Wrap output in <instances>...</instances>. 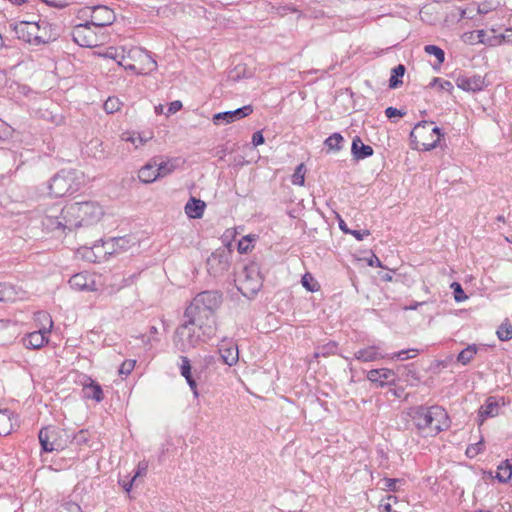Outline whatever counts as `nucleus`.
<instances>
[{
    "label": "nucleus",
    "mask_w": 512,
    "mask_h": 512,
    "mask_svg": "<svg viewBox=\"0 0 512 512\" xmlns=\"http://www.w3.org/2000/svg\"><path fill=\"white\" fill-rule=\"evenodd\" d=\"M407 415L420 434L434 437L450 426V420L444 408L438 405H418L410 407Z\"/></svg>",
    "instance_id": "nucleus-1"
},
{
    "label": "nucleus",
    "mask_w": 512,
    "mask_h": 512,
    "mask_svg": "<svg viewBox=\"0 0 512 512\" xmlns=\"http://www.w3.org/2000/svg\"><path fill=\"white\" fill-rule=\"evenodd\" d=\"M103 214L102 207L94 201L75 202L64 207V217L73 230L97 223Z\"/></svg>",
    "instance_id": "nucleus-2"
},
{
    "label": "nucleus",
    "mask_w": 512,
    "mask_h": 512,
    "mask_svg": "<svg viewBox=\"0 0 512 512\" xmlns=\"http://www.w3.org/2000/svg\"><path fill=\"white\" fill-rule=\"evenodd\" d=\"M118 65L142 75L149 74L157 69V62L148 51L140 47L129 49L121 47V59L118 61Z\"/></svg>",
    "instance_id": "nucleus-3"
},
{
    "label": "nucleus",
    "mask_w": 512,
    "mask_h": 512,
    "mask_svg": "<svg viewBox=\"0 0 512 512\" xmlns=\"http://www.w3.org/2000/svg\"><path fill=\"white\" fill-rule=\"evenodd\" d=\"M51 30V25L45 21H21L14 27V31L19 39L33 45L45 44L54 40L55 37Z\"/></svg>",
    "instance_id": "nucleus-4"
},
{
    "label": "nucleus",
    "mask_w": 512,
    "mask_h": 512,
    "mask_svg": "<svg viewBox=\"0 0 512 512\" xmlns=\"http://www.w3.org/2000/svg\"><path fill=\"white\" fill-rule=\"evenodd\" d=\"M82 184V175L74 169L61 170L54 175L49 183V195L53 197H63L72 194L80 189Z\"/></svg>",
    "instance_id": "nucleus-5"
},
{
    "label": "nucleus",
    "mask_w": 512,
    "mask_h": 512,
    "mask_svg": "<svg viewBox=\"0 0 512 512\" xmlns=\"http://www.w3.org/2000/svg\"><path fill=\"white\" fill-rule=\"evenodd\" d=\"M416 148L423 151L434 149L441 138L440 129L433 122L422 121L415 125L410 133Z\"/></svg>",
    "instance_id": "nucleus-6"
},
{
    "label": "nucleus",
    "mask_w": 512,
    "mask_h": 512,
    "mask_svg": "<svg viewBox=\"0 0 512 512\" xmlns=\"http://www.w3.org/2000/svg\"><path fill=\"white\" fill-rule=\"evenodd\" d=\"M238 290L248 298L254 297L262 287L263 280L256 263H250L242 268L235 279Z\"/></svg>",
    "instance_id": "nucleus-7"
},
{
    "label": "nucleus",
    "mask_w": 512,
    "mask_h": 512,
    "mask_svg": "<svg viewBox=\"0 0 512 512\" xmlns=\"http://www.w3.org/2000/svg\"><path fill=\"white\" fill-rule=\"evenodd\" d=\"M207 339L206 336L185 321L175 330L173 342L179 351L187 352Z\"/></svg>",
    "instance_id": "nucleus-8"
},
{
    "label": "nucleus",
    "mask_w": 512,
    "mask_h": 512,
    "mask_svg": "<svg viewBox=\"0 0 512 512\" xmlns=\"http://www.w3.org/2000/svg\"><path fill=\"white\" fill-rule=\"evenodd\" d=\"M184 317L188 324L195 327V329L201 332L202 335L206 336L208 339H211L215 335V315L208 314L207 312H202L188 306L185 310Z\"/></svg>",
    "instance_id": "nucleus-9"
},
{
    "label": "nucleus",
    "mask_w": 512,
    "mask_h": 512,
    "mask_svg": "<svg viewBox=\"0 0 512 512\" xmlns=\"http://www.w3.org/2000/svg\"><path fill=\"white\" fill-rule=\"evenodd\" d=\"M232 253L229 249L220 248L215 250L207 259V270L210 275L219 277L228 271L231 263Z\"/></svg>",
    "instance_id": "nucleus-10"
},
{
    "label": "nucleus",
    "mask_w": 512,
    "mask_h": 512,
    "mask_svg": "<svg viewBox=\"0 0 512 512\" xmlns=\"http://www.w3.org/2000/svg\"><path fill=\"white\" fill-rule=\"evenodd\" d=\"M222 303V295L218 291H203L197 294L189 307L215 315Z\"/></svg>",
    "instance_id": "nucleus-11"
},
{
    "label": "nucleus",
    "mask_w": 512,
    "mask_h": 512,
    "mask_svg": "<svg viewBox=\"0 0 512 512\" xmlns=\"http://www.w3.org/2000/svg\"><path fill=\"white\" fill-rule=\"evenodd\" d=\"M73 41L81 47L92 48L102 43V38L92 29L90 23L76 25L72 32Z\"/></svg>",
    "instance_id": "nucleus-12"
},
{
    "label": "nucleus",
    "mask_w": 512,
    "mask_h": 512,
    "mask_svg": "<svg viewBox=\"0 0 512 512\" xmlns=\"http://www.w3.org/2000/svg\"><path fill=\"white\" fill-rule=\"evenodd\" d=\"M81 12L84 16H90L91 20L88 23L94 27L109 26L116 19L114 11L104 5L86 7Z\"/></svg>",
    "instance_id": "nucleus-13"
},
{
    "label": "nucleus",
    "mask_w": 512,
    "mask_h": 512,
    "mask_svg": "<svg viewBox=\"0 0 512 512\" xmlns=\"http://www.w3.org/2000/svg\"><path fill=\"white\" fill-rule=\"evenodd\" d=\"M56 209H51L50 213L47 214L42 224L43 226L51 232H59L60 234H65L67 231L71 232L72 226L68 225L67 219L64 217V208L60 210V214L58 215Z\"/></svg>",
    "instance_id": "nucleus-14"
},
{
    "label": "nucleus",
    "mask_w": 512,
    "mask_h": 512,
    "mask_svg": "<svg viewBox=\"0 0 512 512\" xmlns=\"http://www.w3.org/2000/svg\"><path fill=\"white\" fill-rule=\"evenodd\" d=\"M57 429L51 426L39 431L38 438L44 452H53L63 449V444L57 439Z\"/></svg>",
    "instance_id": "nucleus-15"
},
{
    "label": "nucleus",
    "mask_w": 512,
    "mask_h": 512,
    "mask_svg": "<svg viewBox=\"0 0 512 512\" xmlns=\"http://www.w3.org/2000/svg\"><path fill=\"white\" fill-rule=\"evenodd\" d=\"M253 112L251 105H246L233 111H225L217 113L213 116V123L215 125L229 124L236 120H240L249 116Z\"/></svg>",
    "instance_id": "nucleus-16"
},
{
    "label": "nucleus",
    "mask_w": 512,
    "mask_h": 512,
    "mask_svg": "<svg viewBox=\"0 0 512 512\" xmlns=\"http://www.w3.org/2000/svg\"><path fill=\"white\" fill-rule=\"evenodd\" d=\"M456 85L464 91L477 92L484 88L485 80L481 75H459L456 78Z\"/></svg>",
    "instance_id": "nucleus-17"
},
{
    "label": "nucleus",
    "mask_w": 512,
    "mask_h": 512,
    "mask_svg": "<svg viewBox=\"0 0 512 512\" xmlns=\"http://www.w3.org/2000/svg\"><path fill=\"white\" fill-rule=\"evenodd\" d=\"M367 379L383 387L385 385L394 384L396 374L393 370L388 368L372 369L367 373Z\"/></svg>",
    "instance_id": "nucleus-18"
},
{
    "label": "nucleus",
    "mask_w": 512,
    "mask_h": 512,
    "mask_svg": "<svg viewBox=\"0 0 512 512\" xmlns=\"http://www.w3.org/2000/svg\"><path fill=\"white\" fill-rule=\"evenodd\" d=\"M70 287L76 291H96V283L92 276L86 273H77L69 280Z\"/></svg>",
    "instance_id": "nucleus-19"
},
{
    "label": "nucleus",
    "mask_w": 512,
    "mask_h": 512,
    "mask_svg": "<svg viewBox=\"0 0 512 512\" xmlns=\"http://www.w3.org/2000/svg\"><path fill=\"white\" fill-rule=\"evenodd\" d=\"M219 353L223 362L229 366L235 365L239 360L238 347L232 341H222L219 347Z\"/></svg>",
    "instance_id": "nucleus-20"
},
{
    "label": "nucleus",
    "mask_w": 512,
    "mask_h": 512,
    "mask_svg": "<svg viewBox=\"0 0 512 512\" xmlns=\"http://www.w3.org/2000/svg\"><path fill=\"white\" fill-rule=\"evenodd\" d=\"M18 335L17 323L9 319H0V345L12 342Z\"/></svg>",
    "instance_id": "nucleus-21"
},
{
    "label": "nucleus",
    "mask_w": 512,
    "mask_h": 512,
    "mask_svg": "<svg viewBox=\"0 0 512 512\" xmlns=\"http://www.w3.org/2000/svg\"><path fill=\"white\" fill-rule=\"evenodd\" d=\"M48 341L49 334L44 333L41 330L30 332L23 338L24 346L29 349H40L47 344Z\"/></svg>",
    "instance_id": "nucleus-22"
},
{
    "label": "nucleus",
    "mask_w": 512,
    "mask_h": 512,
    "mask_svg": "<svg viewBox=\"0 0 512 512\" xmlns=\"http://www.w3.org/2000/svg\"><path fill=\"white\" fill-rule=\"evenodd\" d=\"M500 403L496 397L490 396L486 399L485 403L479 408L478 417L480 420V425L484 422V420L488 417H495L499 414Z\"/></svg>",
    "instance_id": "nucleus-23"
},
{
    "label": "nucleus",
    "mask_w": 512,
    "mask_h": 512,
    "mask_svg": "<svg viewBox=\"0 0 512 512\" xmlns=\"http://www.w3.org/2000/svg\"><path fill=\"white\" fill-rule=\"evenodd\" d=\"M83 385V397L86 399H92L96 402H101L104 398V393L101 386L89 377L85 378Z\"/></svg>",
    "instance_id": "nucleus-24"
},
{
    "label": "nucleus",
    "mask_w": 512,
    "mask_h": 512,
    "mask_svg": "<svg viewBox=\"0 0 512 512\" xmlns=\"http://www.w3.org/2000/svg\"><path fill=\"white\" fill-rule=\"evenodd\" d=\"M386 357L387 355L381 352L380 347L375 345L365 347L354 353V358L361 362H373Z\"/></svg>",
    "instance_id": "nucleus-25"
},
{
    "label": "nucleus",
    "mask_w": 512,
    "mask_h": 512,
    "mask_svg": "<svg viewBox=\"0 0 512 512\" xmlns=\"http://www.w3.org/2000/svg\"><path fill=\"white\" fill-rule=\"evenodd\" d=\"M206 208V203L203 200L191 197L186 203L184 210L186 215L192 219L202 218Z\"/></svg>",
    "instance_id": "nucleus-26"
},
{
    "label": "nucleus",
    "mask_w": 512,
    "mask_h": 512,
    "mask_svg": "<svg viewBox=\"0 0 512 512\" xmlns=\"http://www.w3.org/2000/svg\"><path fill=\"white\" fill-rule=\"evenodd\" d=\"M373 148L362 142L360 137L356 136L352 141L351 153L355 160H362L373 155Z\"/></svg>",
    "instance_id": "nucleus-27"
},
{
    "label": "nucleus",
    "mask_w": 512,
    "mask_h": 512,
    "mask_svg": "<svg viewBox=\"0 0 512 512\" xmlns=\"http://www.w3.org/2000/svg\"><path fill=\"white\" fill-rule=\"evenodd\" d=\"M16 423L17 419L14 418L13 413L10 410L0 409V434H10Z\"/></svg>",
    "instance_id": "nucleus-28"
},
{
    "label": "nucleus",
    "mask_w": 512,
    "mask_h": 512,
    "mask_svg": "<svg viewBox=\"0 0 512 512\" xmlns=\"http://www.w3.org/2000/svg\"><path fill=\"white\" fill-rule=\"evenodd\" d=\"M34 321L37 330H41L44 333H51L53 328V320L51 315L46 311H38L34 314Z\"/></svg>",
    "instance_id": "nucleus-29"
},
{
    "label": "nucleus",
    "mask_w": 512,
    "mask_h": 512,
    "mask_svg": "<svg viewBox=\"0 0 512 512\" xmlns=\"http://www.w3.org/2000/svg\"><path fill=\"white\" fill-rule=\"evenodd\" d=\"M157 163L154 161L153 164L148 163L145 166H143L138 173V178L143 183H152L155 180L159 178V174H157V171L155 169Z\"/></svg>",
    "instance_id": "nucleus-30"
},
{
    "label": "nucleus",
    "mask_w": 512,
    "mask_h": 512,
    "mask_svg": "<svg viewBox=\"0 0 512 512\" xmlns=\"http://www.w3.org/2000/svg\"><path fill=\"white\" fill-rule=\"evenodd\" d=\"M18 299L16 288L7 283L0 284V302H14Z\"/></svg>",
    "instance_id": "nucleus-31"
},
{
    "label": "nucleus",
    "mask_w": 512,
    "mask_h": 512,
    "mask_svg": "<svg viewBox=\"0 0 512 512\" xmlns=\"http://www.w3.org/2000/svg\"><path fill=\"white\" fill-rule=\"evenodd\" d=\"M406 68L403 64H399L394 67L391 71V77L389 79V87L395 89L399 87L403 82L402 78L405 74Z\"/></svg>",
    "instance_id": "nucleus-32"
},
{
    "label": "nucleus",
    "mask_w": 512,
    "mask_h": 512,
    "mask_svg": "<svg viewBox=\"0 0 512 512\" xmlns=\"http://www.w3.org/2000/svg\"><path fill=\"white\" fill-rule=\"evenodd\" d=\"M512 476V463L506 460L504 463L500 464L497 468L496 479L499 482L506 483L511 479Z\"/></svg>",
    "instance_id": "nucleus-33"
},
{
    "label": "nucleus",
    "mask_w": 512,
    "mask_h": 512,
    "mask_svg": "<svg viewBox=\"0 0 512 512\" xmlns=\"http://www.w3.org/2000/svg\"><path fill=\"white\" fill-rule=\"evenodd\" d=\"M177 159H170L165 162L157 163L155 169L157 174H159V178H163L169 174H171L177 167Z\"/></svg>",
    "instance_id": "nucleus-34"
},
{
    "label": "nucleus",
    "mask_w": 512,
    "mask_h": 512,
    "mask_svg": "<svg viewBox=\"0 0 512 512\" xmlns=\"http://www.w3.org/2000/svg\"><path fill=\"white\" fill-rule=\"evenodd\" d=\"M477 353V346L475 344L468 345L457 356V361L462 365L469 364Z\"/></svg>",
    "instance_id": "nucleus-35"
},
{
    "label": "nucleus",
    "mask_w": 512,
    "mask_h": 512,
    "mask_svg": "<svg viewBox=\"0 0 512 512\" xmlns=\"http://www.w3.org/2000/svg\"><path fill=\"white\" fill-rule=\"evenodd\" d=\"M343 142V137L340 133H333L330 135L324 142L325 146L329 148V150L339 151L341 150V144Z\"/></svg>",
    "instance_id": "nucleus-36"
},
{
    "label": "nucleus",
    "mask_w": 512,
    "mask_h": 512,
    "mask_svg": "<svg viewBox=\"0 0 512 512\" xmlns=\"http://www.w3.org/2000/svg\"><path fill=\"white\" fill-rule=\"evenodd\" d=\"M501 341H508L512 339V325L508 320H505L496 332Z\"/></svg>",
    "instance_id": "nucleus-37"
},
{
    "label": "nucleus",
    "mask_w": 512,
    "mask_h": 512,
    "mask_svg": "<svg viewBox=\"0 0 512 512\" xmlns=\"http://www.w3.org/2000/svg\"><path fill=\"white\" fill-rule=\"evenodd\" d=\"M301 283L303 287H305L310 292H316L319 290L318 282L313 278V276L310 273H306L303 275Z\"/></svg>",
    "instance_id": "nucleus-38"
},
{
    "label": "nucleus",
    "mask_w": 512,
    "mask_h": 512,
    "mask_svg": "<svg viewBox=\"0 0 512 512\" xmlns=\"http://www.w3.org/2000/svg\"><path fill=\"white\" fill-rule=\"evenodd\" d=\"M121 139L126 142L132 143L136 148H138L140 145H143L147 139H143L140 135H136L132 132H124L121 135Z\"/></svg>",
    "instance_id": "nucleus-39"
},
{
    "label": "nucleus",
    "mask_w": 512,
    "mask_h": 512,
    "mask_svg": "<svg viewBox=\"0 0 512 512\" xmlns=\"http://www.w3.org/2000/svg\"><path fill=\"white\" fill-rule=\"evenodd\" d=\"M305 182V166L303 163L299 164L293 175H292V183L294 185L303 186Z\"/></svg>",
    "instance_id": "nucleus-40"
},
{
    "label": "nucleus",
    "mask_w": 512,
    "mask_h": 512,
    "mask_svg": "<svg viewBox=\"0 0 512 512\" xmlns=\"http://www.w3.org/2000/svg\"><path fill=\"white\" fill-rule=\"evenodd\" d=\"M121 105L122 103L117 97H109L104 102L103 108L107 113L112 114L117 112L120 109Z\"/></svg>",
    "instance_id": "nucleus-41"
},
{
    "label": "nucleus",
    "mask_w": 512,
    "mask_h": 512,
    "mask_svg": "<svg viewBox=\"0 0 512 512\" xmlns=\"http://www.w3.org/2000/svg\"><path fill=\"white\" fill-rule=\"evenodd\" d=\"M424 51L429 55H434L439 63H443L445 60L444 51L436 45H426Z\"/></svg>",
    "instance_id": "nucleus-42"
},
{
    "label": "nucleus",
    "mask_w": 512,
    "mask_h": 512,
    "mask_svg": "<svg viewBox=\"0 0 512 512\" xmlns=\"http://www.w3.org/2000/svg\"><path fill=\"white\" fill-rule=\"evenodd\" d=\"M384 489L388 491H398L399 487L403 484L402 479L398 478H384Z\"/></svg>",
    "instance_id": "nucleus-43"
},
{
    "label": "nucleus",
    "mask_w": 512,
    "mask_h": 512,
    "mask_svg": "<svg viewBox=\"0 0 512 512\" xmlns=\"http://www.w3.org/2000/svg\"><path fill=\"white\" fill-rule=\"evenodd\" d=\"M418 351L416 349H408V350H401L397 353H394L392 354L391 356H388V358L390 359H398V360H406V359H409V358H414L416 356V353Z\"/></svg>",
    "instance_id": "nucleus-44"
},
{
    "label": "nucleus",
    "mask_w": 512,
    "mask_h": 512,
    "mask_svg": "<svg viewBox=\"0 0 512 512\" xmlns=\"http://www.w3.org/2000/svg\"><path fill=\"white\" fill-rule=\"evenodd\" d=\"M57 512H82V510L76 502L66 501L58 507Z\"/></svg>",
    "instance_id": "nucleus-45"
},
{
    "label": "nucleus",
    "mask_w": 512,
    "mask_h": 512,
    "mask_svg": "<svg viewBox=\"0 0 512 512\" xmlns=\"http://www.w3.org/2000/svg\"><path fill=\"white\" fill-rule=\"evenodd\" d=\"M454 293V299L456 302H462L467 299V295L464 293L461 285L458 282H453L450 285Z\"/></svg>",
    "instance_id": "nucleus-46"
},
{
    "label": "nucleus",
    "mask_w": 512,
    "mask_h": 512,
    "mask_svg": "<svg viewBox=\"0 0 512 512\" xmlns=\"http://www.w3.org/2000/svg\"><path fill=\"white\" fill-rule=\"evenodd\" d=\"M271 11L275 12L278 16L283 17L288 12L296 13L299 12L298 9L294 6L285 5V6H271Z\"/></svg>",
    "instance_id": "nucleus-47"
},
{
    "label": "nucleus",
    "mask_w": 512,
    "mask_h": 512,
    "mask_svg": "<svg viewBox=\"0 0 512 512\" xmlns=\"http://www.w3.org/2000/svg\"><path fill=\"white\" fill-rule=\"evenodd\" d=\"M180 359L182 361V364H181V367H180L181 375L185 379H188V378L192 377L190 360L186 356H181Z\"/></svg>",
    "instance_id": "nucleus-48"
},
{
    "label": "nucleus",
    "mask_w": 512,
    "mask_h": 512,
    "mask_svg": "<svg viewBox=\"0 0 512 512\" xmlns=\"http://www.w3.org/2000/svg\"><path fill=\"white\" fill-rule=\"evenodd\" d=\"M135 364H136V361L135 360H132V359H128V360H125L121 365H120V368H119V374L120 375H129L132 370L134 369L135 367Z\"/></svg>",
    "instance_id": "nucleus-49"
},
{
    "label": "nucleus",
    "mask_w": 512,
    "mask_h": 512,
    "mask_svg": "<svg viewBox=\"0 0 512 512\" xmlns=\"http://www.w3.org/2000/svg\"><path fill=\"white\" fill-rule=\"evenodd\" d=\"M90 435L87 430H80L73 438V441L77 445H84L87 444L89 441Z\"/></svg>",
    "instance_id": "nucleus-50"
},
{
    "label": "nucleus",
    "mask_w": 512,
    "mask_h": 512,
    "mask_svg": "<svg viewBox=\"0 0 512 512\" xmlns=\"http://www.w3.org/2000/svg\"><path fill=\"white\" fill-rule=\"evenodd\" d=\"M483 450V442L479 441L476 444L470 445L467 450L466 454L468 457H475Z\"/></svg>",
    "instance_id": "nucleus-51"
},
{
    "label": "nucleus",
    "mask_w": 512,
    "mask_h": 512,
    "mask_svg": "<svg viewBox=\"0 0 512 512\" xmlns=\"http://www.w3.org/2000/svg\"><path fill=\"white\" fill-rule=\"evenodd\" d=\"M335 349H336L335 343H328L327 345H325L321 348V351L315 352L314 357L318 358L320 355L326 356L329 354H333Z\"/></svg>",
    "instance_id": "nucleus-52"
},
{
    "label": "nucleus",
    "mask_w": 512,
    "mask_h": 512,
    "mask_svg": "<svg viewBox=\"0 0 512 512\" xmlns=\"http://www.w3.org/2000/svg\"><path fill=\"white\" fill-rule=\"evenodd\" d=\"M103 56L109 59H113L118 63V61L121 59V49L118 50L116 48L110 47L106 50Z\"/></svg>",
    "instance_id": "nucleus-53"
},
{
    "label": "nucleus",
    "mask_w": 512,
    "mask_h": 512,
    "mask_svg": "<svg viewBox=\"0 0 512 512\" xmlns=\"http://www.w3.org/2000/svg\"><path fill=\"white\" fill-rule=\"evenodd\" d=\"M457 13L459 16V20L464 18L472 19L474 17V11L472 4L468 8H457Z\"/></svg>",
    "instance_id": "nucleus-54"
},
{
    "label": "nucleus",
    "mask_w": 512,
    "mask_h": 512,
    "mask_svg": "<svg viewBox=\"0 0 512 512\" xmlns=\"http://www.w3.org/2000/svg\"><path fill=\"white\" fill-rule=\"evenodd\" d=\"M148 468V464L145 461H141L138 463L137 471L135 472L134 476L132 477V481H135L138 477L143 476L146 474Z\"/></svg>",
    "instance_id": "nucleus-55"
},
{
    "label": "nucleus",
    "mask_w": 512,
    "mask_h": 512,
    "mask_svg": "<svg viewBox=\"0 0 512 512\" xmlns=\"http://www.w3.org/2000/svg\"><path fill=\"white\" fill-rule=\"evenodd\" d=\"M439 85L442 90H451L453 89V85L450 81L442 80L440 78H434L431 82V85Z\"/></svg>",
    "instance_id": "nucleus-56"
},
{
    "label": "nucleus",
    "mask_w": 512,
    "mask_h": 512,
    "mask_svg": "<svg viewBox=\"0 0 512 512\" xmlns=\"http://www.w3.org/2000/svg\"><path fill=\"white\" fill-rule=\"evenodd\" d=\"M348 234H351L353 235L357 240L361 241L364 239V237L370 235V231L365 229V230H352L350 229V232Z\"/></svg>",
    "instance_id": "nucleus-57"
},
{
    "label": "nucleus",
    "mask_w": 512,
    "mask_h": 512,
    "mask_svg": "<svg viewBox=\"0 0 512 512\" xmlns=\"http://www.w3.org/2000/svg\"><path fill=\"white\" fill-rule=\"evenodd\" d=\"M472 6H473V11L476 14H487L491 10V7L485 3L481 4V5L472 4Z\"/></svg>",
    "instance_id": "nucleus-58"
},
{
    "label": "nucleus",
    "mask_w": 512,
    "mask_h": 512,
    "mask_svg": "<svg viewBox=\"0 0 512 512\" xmlns=\"http://www.w3.org/2000/svg\"><path fill=\"white\" fill-rule=\"evenodd\" d=\"M264 143V137H263V134L261 131H256L253 135H252V144L257 147L261 144Z\"/></svg>",
    "instance_id": "nucleus-59"
},
{
    "label": "nucleus",
    "mask_w": 512,
    "mask_h": 512,
    "mask_svg": "<svg viewBox=\"0 0 512 512\" xmlns=\"http://www.w3.org/2000/svg\"><path fill=\"white\" fill-rule=\"evenodd\" d=\"M385 115L388 117V118H393L395 116H403L404 113H402L400 110H398L397 108H394V107H388L386 108L385 110Z\"/></svg>",
    "instance_id": "nucleus-60"
},
{
    "label": "nucleus",
    "mask_w": 512,
    "mask_h": 512,
    "mask_svg": "<svg viewBox=\"0 0 512 512\" xmlns=\"http://www.w3.org/2000/svg\"><path fill=\"white\" fill-rule=\"evenodd\" d=\"M111 242L113 244H115L116 246H118L120 249H125L126 244L128 243V241L123 237L113 238V239H111Z\"/></svg>",
    "instance_id": "nucleus-61"
},
{
    "label": "nucleus",
    "mask_w": 512,
    "mask_h": 512,
    "mask_svg": "<svg viewBox=\"0 0 512 512\" xmlns=\"http://www.w3.org/2000/svg\"><path fill=\"white\" fill-rule=\"evenodd\" d=\"M182 108V103L180 101H173L170 103V106L168 108V112L173 114L179 111Z\"/></svg>",
    "instance_id": "nucleus-62"
},
{
    "label": "nucleus",
    "mask_w": 512,
    "mask_h": 512,
    "mask_svg": "<svg viewBox=\"0 0 512 512\" xmlns=\"http://www.w3.org/2000/svg\"><path fill=\"white\" fill-rule=\"evenodd\" d=\"M189 387L191 388V390L193 391V394L195 397H198V390H197V383L195 381V379L193 377H190L188 379H186Z\"/></svg>",
    "instance_id": "nucleus-63"
},
{
    "label": "nucleus",
    "mask_w": 512,
    "mask_h": 512,
    "mask_svg": "<svg viewBox=\"0 0 512 512\" xmlns=\"http://www.w3.org/2000/svg\"><path fill=\"white\" fill-rule=\"evenodd\" d=\"M368 265L371 267H382V263L379 260V258L376 255H372L371 258L368 260Z\"/></svg>",
    "instance_id": "nucleus-64"
}]
</instances>
